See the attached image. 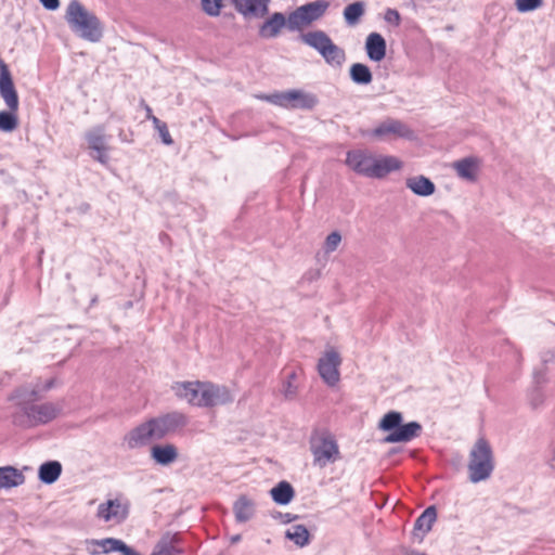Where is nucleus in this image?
I'll return each instance as SVG.
<instances>
[{
	"instance_id": "1",
	"label": "nucleus",
	"mask_w": 555,
	"mask_h": 555,
	"mask_svg": "<svg viewBox=\"0 0 555 555\" xmlns=\"http://www.w3.org/2000/svg\"><path fill=\"white\" fill-rule=\"evenodd\" d=\"M53 380H48L44 385L41 382L23 386L15 391L18 411L14 414L13 421L22 427H33L38 424H46L54 420L61 409L54 403L46 402L42 404H30L38 399L39 393L52 387Z\"/></svg>"
},
{
	"instance_id": "2",
	"label": "nucleus",
	"mask_w": 555,
	"mask_h": 555,
	"mask_svg": "<svg viewBox=\"0 0 555 555\" xmlns=\"http://www.w3.org/2000/svg\"><path fill=\"white\" fill-rule=\"evenodd\" d=\"M346 165L356 173L374 179H382L402 168V162L395 156H376L369 151H349Z\"/></svg>"
},
{
	"instance_id": "3",
	"label": "nucleus",
	"mask_w": 555,
	"mask_h": 555,
	"mask_svg": "<svg viewBox=\"0 0 555 555\" xmlns=\"http://www.w3.org/2000/svg\"><path fill=\"white\" fill-rule=\"evenodd\" d=\"M64 18L70 30L86 41L99 42L103 37V24L94 12L88 10L79 0H70Z\"/></svg>"
},
{
	"instance_id": "4",
	"label": "nucleus",
	"mask_w": 555,
	"mask_h": 555,
	"mask_svg": "<svg viewBox=\"0 0 555 555\" xmlns=\"http://www.w3.org/2000/svg\"><path fill=\"white\" fill-rule=\"evenodd\" d=\"M468 477L474 483L487 480L493 469L494 461L490 443L485 438H479L469 452Z\"/></svg>"
},
{
	"instance_id": "5",
	"label": "nucleus",
	"mask_w": 555,
	"mask_h": 555,
	"mask_svg": "<svg viewBox=\"0 0 555 555\" xmlns=\"http://www.w3.org/2000/svg\"><path fill=\"white\" fill-rule=\"evenodd\" d=\"M402 423V414L397 411L386 413L379 422V429L389 431L385 437L387 443L409 442L422 433V425L417 422Z\"/></svg>"
},
{
	"instance_id": "6",
	"label": "nucleus",
	"mask_w": 555,
	"mask_h": 555,
	"mask_svg": "<svg viewBox=\"0 0 555 555\" xmlns=\"http://www.w3.org/2000/svg\"><path fill=\"white\" fill-rule=\"evenodd\" d=\"M302 41L317 50L331 66H341L345 62V51L336 46L322 30L309 31L301 36Z\"/></svg>"
},
{
	"instance_id": "7",
	"label": "nucleus",
	"mask_w": 555,
	"mask_h": 555,
	"mask_svg": "<svg viewBox=\"0 0 555 555\" xmlns=\"http://www.w3.org/2000/svg\"><path fill=\"white\" fill-rule=\"evenodd\" d=\"M314 465L323 468L339 459V448L334 437L326 431L315 433L310 439Z\"/></svg>"
},
{
	"instance_id": "8",
	"label": "nucleus",
	"mask_w": 555,
	"mask_h": 555,
	"mask_svg": "<svg viewBox=\"0 0 555 555\" xmlns=\"http://www.w3.org/2000/svg\"><path fill=\"white\" fill-rule=\"evenodd\" d=\"M328 3L324 0H317L297 8L287 17L289 30H299L304 26L319 20L327 10Z\"/></svg>"
},
{
	"instance_id": "9",
	"label": "nucleus",
	"mask_w": 555,
	"mask_h": 555,
	"mask_svg": "<svg viewBox=\"0 0 555 555\" xmlns=\"http://www.w3.org/2000/svg\"><path fill=\"white\" fill-rule=\"evenodd\" d=\"M234 396L231 390L219 384L205 382L203 390L201 391V400L197 402V408H214L231 403Z\"/></svg>"
},
{
	"instance_id": "10",
	"label": "nucleus",
	"mask_w": 555,
	"mask_h": 555,
	"mask_svg": "<svg viewBox=\"0 0 555 555\" xmlns=\"http://www.w3.org/2000/svg\"><path fill=\"white\" fill-rule=\"evenodd\" d=\"M341 358L334 348H327L319 359L318 371L321 378L328 385L335 386L339 380V365Z\"/></svg>"
},
{
	"instance_id": "11",
	"label": "nucleus",
	"mask_w": 555,
	"mask_h": 555,
	"mask_svg": "<svg viewBox=\"0 0 555 555\" xmlns=\"http://www.w3.org/2000/svg\"><path fill=\"white\" fill-rule=\"evenodd\" d=\"M85 138L89 150H91V157L99 163L106 165L108 163V146L105 128L103 126L94 127L86 132Z\"/></svg>"
},
{
	"instance_id": "12",
	"label": "nucleus",
	"mask_w": 555,
	"mask_h": 555,
	"mask_svg": "<svg viewBox=\"0 0 555 555\" xmlns=\"http://www.w3.org/2000/svg\"><path fill=\"white\" fill-rule=\"evenodd\" d=\"M129 514V504L120 499L108 500L98 506L96 516L105 522L120 524Z\"/></svg>"
},
{
	"instance_id": "13",
	"label": "nucleus",
	"mask_w": 555,
	"mask_h": 555,
	"mask_svg": "<svg viewBox=\"0 0 555 555\" xmlns=\"http://www.w3.org/2000/svg\"><path fill=\"white\" fill-rule=\"evenodd\" d=\"M370 135L378 139L404 138L412 139L413 131L402 121L393 118H387L375 127Z\"/></svg>"
},
{
	"instance_id": "14",
	"label": "nucleus",
	"mask_w": 555,
	"mask_h": 555,
	"mask_svg": "<svg viewBox=\"0 0 555 555\" xmlns=\"http://www.w3.org/2000/svg\"><path fill=\"white\" fill-rule=\"evenodd\" d=\"M0 95L10 111H18V95L7 65L0 63Z\"/></svg>"
},
{
	"instance_id": "15",
	"label": "nucleus",
	"mask_w": 555,
	"mask_h": 555,
	"mask_svg": "<svg viewBox=\"0 0 555 555\" xmlns=\"http://www.w3.org/2000/svg\"><path fill=\"white\" fill-rule=\"evenodd\" d=\"M153 440L155 438L149 421L131 429L124 438L125 444L130 450L143 448Z\"/></svg>"
},
{
	"instance_id": "16",
	"label": "nucleus",
	"mask_w": 555,
	"mask_h": 555,
	"mask_svg": "<svg viewBox=\"0 0 555 555\" xmlns=\"http://www.w3.org/2000/svg\"><path fill=\"white\" fill-rule=\"evenodd\" d=\"M205 382L193 380V382H176L171 389L175 395L186 401L189 404L197 406V402L201 400V391L203 390Z\"/></svg>"
},
{
	"instance_id": "17",
	"label": "nucleus",
	"mask_w": 555,
	"mask_h": 555,
	"mask_svg": "<svg viewBox=\"0 0 555 555\" xmlns=\"http://www.w3.org/2000/svg\"><path fill=\"white\" fill-rule=\"evenodd\" d=\"M270 0H233L235 10L245 17H262L269 11Z\"/></svg>"
},
{
	"instance_id": "18",
	"label": "nucleus",
	"mask_w": 555,
	"mask_h": 555,
	"mask_svg": "<svg viewBox=\"0 0 555 555\" xmlns=\"http://www.w3.org/2000/svg\"><path fill=\"white\" fill-rule=\"evenodd\" d=\"M453 169L461 179L475 182L478 178L480 160L474 156L465 157L453 163Z\"/></svg>"
},
{
	"instance_id": "19",
	"label": "nucleus",
	"mask_w": 555,
	"mask_h": 555,
	"mask_svg": "<svg viewBox=\"0 0 555 555\" xmlns=\"http://www.w3.org/2000/svg\"><path fill=\"white\" fill-rule=\"evenodd\" d=\"M178 448L172 443L154 444L151 448V459L158 465L169 466L178 460Z\"/></svg>"
},
{
	"instance_id": "20",
	"label": "nucleus",
	"mask_w": 555,
	"mask_h": 555,
	"mask_svg": "<svg viewBox=\"0 0 555 555\" xmlns=\"http://www.w3.org/2000/svg\"><path fill=\"white\" fill-rule=\"evenodd\" d=\"M387 44L378 33H371L365 39V52L373 62H380L386 56Z\"/></svg>"
},
{
	"instance_id": "21",
	"label": "nucleus",
	"mask_w": 555,
	"mask_h": 555,
	"mask_svg": "<svg viewBox=\"0 0 555 555\" xmlns=\"http://www.w3.org/2000/svg\"><path fill=\"white\" fill-rule=\"evenodd\" d=\"M285 26H287V18L283 13L275 12L262 23L259 36L264 39L275 38Z\"/></svg>"
},
{
	"instance_id": "22",
	"label": "nucleus",
	"mask_w": 555,
	"mask_h": 555,
	"mask_svg": "<svg viewBox=\"0 0 555 555\" xmlns=\"http://www.w3.org/2000/svg\"><path fill=\"white\" fill-rule=\"evenodd\" d=\"M91 545H99L101 547V554L119 552L122 555H141L128 546L124 541L116 538H105L100 540L91 539Z\"/></svg>"
},
{
	"instance_id": "23",
	"label": "nucleus",
	"mask_w": 555,
	"mask_h": 555,
	"mask_svg": "<svg viewBox=\"0 0 555 555\" xmlns=\"http://www.w3.org/2000/svg\"><path fill=\"white\" fill-rule=\"evenodd\" d=\"M405 185L415 195L423 197L430 196L436 191L435 183L423 175L406 178Z\"/></svg>"
},
{
	"instance_id": "24",
	"label": "nucleus",
	"mask_w": 555,
	"mask_h": 555,
	"mask_svg": "<svg viewBox=\"0 0 555 555\" xmlns=\"http://www.w3.org/2000/svg\"><path fill=\"white\" fill-rule=\"evenodd\" d=\"M437 518V511L435 506L427 507L415 520L414 535L423 539V537L431 530V527Z\"/></svg>"
},
{
	"instance_id": "25",
	"label": "nucleus",
	"mask_w": 555,
	"mask_h": 555,
	"mask_svg": "<svg viewBox=\"0 0 555 555\" xmlns=\"http://www.w3.org/2000/svg\"><path fill=\"white\" fill-rule=\"evenodd\" d=\"M317 104L318 99L314 94L299 89L291 90L289 109H312Z\"/></svg>"
},
{
	"instance_id": "26",
	"label": "nucleus",
	"mask_w": 555,
	"mask_h": 555,
	"mask_svg": "<svg viewBox=\"0 0 555 555\" xmlns=\"http://www.w3.org/2000/svg\"><path fill=\"white\" fill-rule=\"evenodd\" d=\"M25 477L13 466L0 467V489H10L23 485Z\"/></svg>"
},
{
	"instance_id": "27",
	"label": "nucleus",
	"mask_w": 555,
	"mask_h": 555,
	"mask_svg": "<svg viewBox=\"0 0 555 555\" xmlns=\"http://www.w3.org/2000/svg\"><path fill=\"white\" fill-rule=\"evenodd\" d=\"M235 518L238 522L249 520L255 513V503L245 495L240 496L233 506Z\"/></svg>"
},
{
	"instance_id": "28",
	"label": "nucleus",
	"mask_w": 555,
	"mask_h": 555,
	"mask_svg": "<svg viewBox=\"0 0 555 555\" xmlns=\"http://www.w3.org/2000/svg\"><path fill=\"white\" fill-rule=\"evenodd\" d=\"M62 473V465L57 461H49L40 465L38 470L39 479L44 483H53Z\"/></svg>"
},
{
	"instance_id": "29",
	"label": "nucleus",
	"mask_w": 555,
	"mask_h": 555,
	"mask_svg": "<svg viewBox=\"0 0 555 555\" xmlns=\"http://www.w3.org/2000/svg\"><path fill=\"white\" fill-rule=\"evenodd\" d=\"M351 80L357 85H369L373 80V75L367 65L354 63L349 69Z\"/></svg>"
},
{
	"instance_id": "30",
	"label": "nucleus",
	"mask_w": 555,
	"mask_h": 555,
	"mask_svg": "<svg viewBox=\"0 0 555 555\" xmlns=\"http://www.w3.org/2000/svg\"><path fill=\"white\" fill-rule=\"evenodd\" d=\"M270 493L273 501L282 505L288 504L294 498V489L286 481H281L278 486L271 489Z\"/></svg>"
},
{
	"instance_id": "31",
	"label": "nucleus",
	"mask_w": 555,
	"mask_h": 555,
	"mask_svg": "<svg viewBox=\"0 0 555 555\" xmlns=\"http://www.w3.org/2000/svg\"><path fill=\"white\" fill-rule=\"evenodd\" d=\"M365 5L362 1H357L348 4L344 10V18L347 25H357L361 17L364 15Z\"/></svg>"
},
{
	"instance_id": "32",
	"label": "nucleus",
	"mask_w": 555,
	"mask_h": 555,
	"mask_svg": "<svg viewBox=\"0 0 555 555\" xmlns=\"http://www.w3.org/2000/svg\"><path fill=\"white\" fill-rule=\"evenodd\" d=\"M285 537L300 547L309 543V531L302 525L291 526L285 531Z\"/></svg>"
},
{
	"instance_id": "33",
	"label": "nucleus",
	"mask_w": 555,
	"mask_h": 555,
	"mask_svg": "<svg viewBox=\"0 0 555 555\" xmlns=\"http://www.w3.org/2000/svg\"><path fill=\"white\" fill-rule=\"evenodd\" d=\"M256 98L283 108L289 109L291 106V90L271 94H259Z\"/></svg>"
},
{
	"instance_id": "34",
	"label": "nucleus",
	"mask_w": 555,
	"mask_h": 555,
	"mask_svg": "<svg viewBox=\"0 0 555 555\" xmlns=\"http://www.w3.org/2000/svg\"><path fill=\"white\" fill-rule=\"evenodd\" d=\"M180 551L176 546V539L171 535H164L155 545L152 554L155 555H179Z\"/></svg>"
},
{
	"instance_id": "35",
	"label": "nucleus",
	"mask_w": 555,
	"mask_h": 555,
	"mask_svg": "<svg viewBox=\"0 0 555 555\" xmlns=\"http://www.w3.org/2000/svg\"><path fill=\"white\" fill-rule=\"evenodd\" d=\"M170 433L188 425V417L181 412H171L160 416Z\"/></svg>"
},
{
	"instance_id": "36",
	"label": "nucleus",
	"mask_w": 555,
	"mask_h": 555,
	"mask_svg": "<svg viewBox=\"0 0 555 555\" xmlns=\"http://www.w3.org/2000/svg\"><path fill=\"white\" fill-rule=\"evenodd\" d=\"M17 111H1L0 112V131L12 132L18 126Z\"/></svg>"
},
{
	"instance_id": "37",
	"label": "nucleus",
	"mask_w": 555,
	"mask_h": 555,
	"mask_svg": "<svg viewBox=\"0 0 555 555\" xmlns=\"http://www.w3.org/2000/svg\"><path fill=\"white\" fill-rule=\"evenodd\" d=\"M201 5L205 14L216 17L220 15L224 7V0H201Z\"/></svg>"
},
{
	"instance_id": "38",
	"label": "nucleus",
	"mask_w": 555,
	"mask_h": 555,
	"mask_svg": "<svg viewBox=\"0 0 555 555\" xmlns=\"http://www.w3.org/2000/svg\"><path fill=\"white\" fill-rule=\"evenodd\" d=\"M149 423L151 425L155 440H160L170 434L160 416L149 420Z\"/></svg>"
},
{
	"instance_id": "39",
	"label": "nucleus",
	"mask_w": 555,
	"mask_h": 555,
	"mask_svg": "<svg viewBox=\"0 0 555 555\" xmlns=\"http://www.w3.org/2000/svg\"><path fill=\"white\" fill-rule=\"evenodd\" d=\"M543 5V0H515L516 10L520 13L532 12Z\"/></svg>"
},
{
	"instance_id": "40",
	"label": "nucleus",
	"mask_w": 555,
	"mask_h": 555,
	"mask_svg": "<svg viewBox=\"0 0 555 555\" xmlns=\"http://www.w3.org/2000/svg\"><path fill=\"white\" fill-rule=\"evenodd\" d=\"M297 374L295 371H292L287 373L286 380L282 385V392L286 398H292L296 393V385L294 384V379L296 378Z\"/></svg>"
},
{
	"instance_id": "41",
	"label": "nucleus",
	"mask_w": 555,
	"mask_h": 555,
	"mask_svg": "<svg viewBox=\"0 0 555 555\" xmlns=\"http://www.w3.org/2000/svg\"><path fill=\"white\" fill-rule=\"evenodd\" d=\"M340 242H341V235L336 231L332 232L331 234L327 235V237L325 240V245H324L325 251L332 253V251L336 250V248L338 247Z\"/></svg>"
},
{
	"instance_id": "42",
	"label": "nucleus",
	"mask_w": 555,
	"mask_h": 555,
	"mask_svg": "<svg viewBox=\"0 0 555 555\" xmlns=\"http://www.w3.org/2000/svg\"><path fill=\"white\" fill-rule=\"evenodd\" d=\"M384 20L393 26H399L401 23V16L395 9H387L384 15Z\"/></svg>"
},
{
	"instance_id": "43",
	"label": "nucleus",
	"mask_w": 555,
	"mask_h": 555,
	"mask_svg": "<svg viewBox=\"0 0 555 555\" xmlns=\"http://www.w3.org/2000/svg\"><path fill=\"white\" fill-rule=\"evenodd\" d=\"M160 138H162V141L164 144L166 145H171L173 143V140L168 131V128H167V125L164 124L163 126H160L158 129H157Z\"/></svg>"
},
{
	"instance_id": "44",
	"label": "nucleus",
	"mask_w": 555,
	"mask_h": 555,
	"mask_svg": "<svg viewBox=\"0 0 555 555\" xmlns=\"http://www.w3.org/2000/svg\"><path fill=\"white\" fill-rule=\"evenodd\" d=\"M40 3L50 11H54L60 7V0H39Z\"/></svg>"
},
{
	"instance_id": "45",
	"label": "nucleus",
	"mask_w": 555,
	"mask_h": 555,
	"mask_svg": "<svg viewBox=\"0 0 555 555\" xmlns=\"http://www.w3.org/2000/svg\"><path fill=\"white\" fill-rule=\"evenodd\" d=\"M86 550L90 555L101 554V547L99 545H91V540H86Z\"/></svg>"
},
{
	"instance_id": "46",
	"label": "nucleus",
	"mask_w": 555,
	"mask_h": 555,
	"mask_svg": "<svg viewBox=\"0 0 555 555\" xmlns=\"http://www.w3.org/2000/svg\"><path fill=\"white\" fill-rule=\"evenodd\" d=\"M548 464L555 469V442L551 446Z\"/></svg>"
},
{
	"instance_id": "47",
	"label": "nucleus",
	"mask_w": 555,
	"mask_h": 555,
	"mask_svg": "<svg viewBox=\"0 0 555 555\" xmlns=\"http://www.w3.org/2000/svg\"><path fill=\"white\" fill-rule=\"evenodd\" d=\"M153 125H154V128L157 130L160 126H163L165 122L160 121L156 116H153L151 119H150Z\"/></svg>"
},
{
	"instance_id": "48",
	"label": "nucleus",
	"mask_w": 555,
	"mask_h": 555,
	"mask_svg": "<svg viewBox=\"0 0 555 555\" xmlns=\"http://www.w3.org/2000/svg\"><path fill=\"white\" fill-rule=\"evenodd\" d=\"M142 104H143L144 109L146 112V118L151 119L154 116L153 113H152V108L147 104H144V103H142Z\"/></svg>"
},
{
	"instance_id": "49",
	"label": "nucleus",
	"mask_w": 555,
	"mask_h": 555,
	"mask_svg": "<svg viewBox=\"0 0 555 555\" xmlns=\"http://www.w3.org/2000/svg\"><path fill=\"white\" fill-rule=\"evenodd\" d=\"M240 539H241V537H240V535H234V537L232 538V542H233V543H236V542H238V541H240Z\"/></svg>"
},
{
	"instance_id": "50",
	"label": "nucleus",
	"mask_w": 555,
	"mask_h": 555,
	"mask_svg": "<svg viewBox=\"0 0 555 555\" xmlns=\"http://www.w3.org/2000/svg\"><path fill=\"white\" fill-rule=\"evenodd\" d=\"M408 555H426V554H424V553H420V552H411V553H410V554H408Z\"/></svg>"
},
{
	"instance_id": "51",
	"label": "nucleus",
	"mask_w": 555,
	"mask_h": 555,
	"mask_svg": "<svg viewBox=\"0 0 555 555\" xmlns=\"http://www.w3.org/2000/svg\"><path fill=\"white\" fill-rule=\"evenodd\" d=\"M291 520H292V518H291L289 514H287V515L285 516V521H286V522H289Z\"/></svg>"
},
{
	"instance_id": "52",
	"label": "nucleus",
	"mask_w": 555,
	"mask_h": 555,
	"mask_svg": "<svg viewBox=\"0 0 555 555\" xmlns=\"http://www.w3.org/2000/svg\"><path fill=\"white\" fill-rule=\"evenodd\" d=\"M550 360H551V358H544V362H547Z\"/></svg>"
},
{
	"instance_id": "53",
	"label": "nucleus",
	"mask_w": 555,
	"mask_h": 555,
	"mask_svg": "<svg viewBox=\"0 0 555 555\" xmlns=\"http://www.w3.org/2000/svg\"><path fill=\"white\" fill-rule=\"evenodd\" d=\"M151 555H155V554H151Z\"/></svg>"
}]
</instances>
